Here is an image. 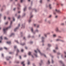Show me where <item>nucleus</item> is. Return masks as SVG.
<instances>
[{
  "instance_id": "obj_41",
  "label": "nucleus",
  "mask_w": 66,
  "mask_h": 66,
  "mask_svg": "<svg viewBox=\"0 0 66 66\" xmlns=\"http://www.w3.org/2000/svg\"><path fill=\"white\" fill-rule=\"evenodd\" d=\"M16 48V46H14V48Z\"/></svg>"
},
{
  "instance_id": "obj_50",
  "label": "nucleus",
  "mask_w": 66,
  "mask_h": 66,
  "mask_svg": "<svg viewBox=\"0 0 66 66\" xmlns=\"http://www.w3.org/2000/svg\"><path fill=\"white\" fill-rule=\"evenodd\" d=\"M16 9V8H14V11H15V10Z\"/></svg>"
},
{
  "instance_id": "obj_4",
  "label": "nucleus",
  "mask_w": 66,
  "mask_h": 66,
  "mask_svg": "<svg viewBox=\"0 0 66 66\" xmlns=\"http://www.w3.org/2000/svg\"><path fill=\"white\" fill-rule=\"evenodd\" d=\"M55 31L57 32L59 31V30L58 29V27H56V29H55Z\"/></svg>"
},
{
  "instance_id": "obj_15",
  "label": "nucleus",
  "mask_w": 66,
  "mask_h": 66,
  "mask_svg": "<svg viewBox=\"0 0 66 66\" xmlns=\"http://www.w3.org/2000/svg\"><path fill=\"white\" fill-rule=\"evenodd\" d=\"M48 46L50 47L51 46V45L50 44H48Z\"/></svg>"
},
{
  "instance_id": "obj_17",
  "label": "nucleus",
  "mask_w": 66,
  "mask_h": 66,
  "mask_svg": "<svg viewBox=\"0 0 66 66\" xmlns=\"http://www.w3.org/2000/svg\"><path fill=\"white\" fill-rule=\"evenodd\" d=\"M20 15H19V16H18V19H19V18H20Z\"/></svg>"
},
{
  "instance_id": "obj_51",
  "label": "nucleus",
  "mask_w": 66,
  "mask_h": 66,
  "mask_svg": "<svg viewBox=\"0 0 66 66\" xmlns=\"http://www.w3.org/2000/svg\"><path fill=\"white\" fill-rule=\"evenodd\" d=\"M30 37V36H28V38H29Z\"/></svg>"
},
{
  "instance_id": "obj_14",
  "label": "nucleus",
  "mask_w": 66,
  "mask_h": 66,
  "mask_svg": "<svg viewBox=\"0 0 66 66\" xmlns=\"http://www.w3.org/2000/svg\"><path fill=\"white\" fill-rule=\"evenodd\" d=\"M19 52V50L18 49H17V53H18Z\"/></svg>"
},
{
  "instance_id": "obj_57",
  "label": "nucleus",
  "mask_w": 66,
  "mask_h": 66,
  "mask_svg": "<svg viewBox=\"0 0 66 66\" xmlns=\"http://www.w3.org/2000/svg\"><path fill=\"white\" fill-rule=\"evenodd\" d=\"M20 59H21V56H20Z\"/></svg>"
},
{
  "instance_id": "obj_42",
  "label": "nucleus",
  "mask_w": 66,
  "mask_h": 66,
  "mask_svg": "<svg viewBox=\"0 0 66 66\" xmlns=\"http://www.w3.org/2000/svg\"><path fill=\"white\" fill-rule=\"evenodd\" d=\"M51 16H52V15H50L49 17L50 18L51 17Z\"/></svg>"
},
{
  "instance_id": "obj_35",
  "label": "nucleus",
  "mask_w": 66,
  "mask_h": 66,
  "mask_svg": "<svg viewBox=\"0 0 66 66\" xmlns=\"http://www.w3.org/2000/svg\"><path fill=\"white\" fill-rule=\"evenodd\" d=\"M5 39H7V38L6 37H5Z\"/></svg>"
},
{
  "instance_id": "obj_48",
  "label": "nucleus",
  "mask_w": 66,
  "mask_h": 66,
  "mask_svg": "<svg viewBox=\"0 0 66 66\" xmlns=\"http://www.w3.org/2000/svg\"><path fill=\"white\" fill-rule=\"evenodd\" d=\"M23 39H25V37H24L23 38Z\"/></svg>"
},
{
  "instance_id": "obj_47",
  "label": "nucleus",
  "mask_w": 66,
  "mask_h": 66,
  "mask_svg": "<svg viewBox=\"0 0 66 66\" xmlns=\"http://www.w3.org/2000/svg\"><path fill=\"white\" fill-rule=\"evenodd\" d=\"M55 49H58V48L57 47H56V48H55Z\"/></svg>"
},
{
  "instance_id": "obj_29",
  "label": "nucleus",
  "mask_w": 66,
  "mask_h": 66,
  "mask_svg": "<svg viewBox=\"0 0 66 66\" xmlns=\"http://www.w3.org/2000/svg\"><path fill=\"white\" fill-rule=\"evenodd\" d=\"M23 0H21V2L22 3L23 1Z\"/></svg>"
},
{
  "instance_id": "obj_16",
  "label": "nucleus",
  "mask_w": 66,
  "mask_h": 66,
  "mask_svg": "<svg viewBox=\"0 0 66 66\" xmlns=\"http://www.w3.org/2000/svg\"><path fill=\"white\" fill-rule=\"evenodd\" d=\"M33 16V15H31V16H30V19H31Z\"/></svg>"
},
{
  "instance_id": "obj_46",
  "label": "nucleus",
  "mask_w": 66,
  "mask_h": 66,
  "mask_svg": "<svg viewBox=\"0 0 66 66\" xmlns=\"http://www.w3.org/2000/svg\"><path fill=\"white\" fill-rule=\"evenodd\" d=\"M31 9V7H29V9L30 10Z\"/></svg>"
},
{
  "instance_id": "obj_13",
  "label": "nucleus",
  "mask_w": 66,
  "mask_h": 66,
  "mask_svg": "<svg viewBox=\"0 0 66 66\" xmlns=\"http://www.w3.org/2000/svg\"><path fill=\"white\" fill-rule=\"evenodd\" d=\"M25 44H24V43L23 44H21V45H22V46H23V45H25Z\"/></svg>"
},
{
  "instance_id": "obj_39",
  "label": "nucleus",
  "mask_w": 66,
  "mask_h": 66,
  "mask_svg": "<svg viewBox=\"0 0 66 66\" xmlns=\"http://www.w3.org/2000/svg\"><path fill=\"white\" fill-rule=\"evenodd\" d=\"M35 52H36V53H37V52L36 51V50H35Z\"/></svg>"
},
{
  "instance_id": "obj_25",
  "label": "nucleus",
  "mask_w": 66,
  "mask_h": 66,
  "mask_svg": "<svg viewBox=\"0 0 66 66\" xmlns=\"http://www.w3.org/2000/svg\"><path fill=\"white\" fill-rule=\"evenodd\" d=\"M61 25L62 26H63L64 25V23H62V24H61Z\"/></svg>"
},
{
  "instance_id": "obj_19",
  "label": "nucleus",
  "mask_w": 66,
  "mask_h": 66,
  "mask_svg": "<svg viewBox=\"0 0 66 66\" xmlns=\"http://www.w3.org/2000/svg\"><path fill=\"white\" fill-rule=\"evenodd\" d=\"M53 36L54 37H56V35H53Z\"/></svg>"
},
{
  "instance_id": "obj_58",
  "label": "nucleus",
  "mask_w": 66,
  "mask_h": 66,
  "mask_svg": "<svg viewBox=\"0 0 66 66\" xmlns=\"http://www.w3.org/2000/svg\"><path fill=\"white\" fill-rule=\"evenodd\" d=\"M36 24H34V26H35V27L36 26Z\"/></svg>"
},
{
  "instance_id": "obj_28",
  "label": "nucleus",
  "mask_w": 66,
  "mask_h": 66,
  "mask_svg": "<svg viewBox=\"0 0 66 66\" xmlns=\"http://www.w3.org/2000/svg\"><path fill=\"white\" fill-rule=\"evenodd\" d=\"M2 37L1 36L0 37V38L1 39H2Z\"/></svg>"
},
{
  "instance_id": "obj_30",
  "label": "nucleus",
  "mask_w": 66,
  "mask_h": 66,
  "mask_svg": "<svg viewBox=\"0 0 66 66\" xmlns=\"http://www.w3.org/2000/svg\"><path fill=\"white\" fill-rule=\"evenodd\" d=\"M53 51V52H54V53H55V52H56V51H55V50H54Z\"/></svg>"
},
{
  "instance_id": "obj_38",
  "label": "nucleus",
  "mask_w": 66,
  "mask_h": 66,
  "mask_svg": "<svg viewBox=\"0 0 66 66\" xmlns=\"http://www.w3.org/2000/svg\"><path fill=\"white\" fill-rule=\"evenodd\" d=\"M14 34H11V36L12 35H14Z\"/></svg>"
},
{
  "instance_id": "obj_34",
  "label": "nucleus",
  "mask_w": 66,
  "mask_h": 66,
  "mask_svg": "<svg viewBox=\"0 0 66 66\" xmlns=\"http://www.w3.org/2000/svg\"><path fill=\"white\" fill-rule=\"evenodd\" d=\"M12 21H11V25L12 24Z\"/></svg>"
},
{
  "instance_id": "obj_60",
  "label": "nucleus",
  "mask_w": 66,
  "mask_h": 66,
  "mask_svg": "<svg viewBox=\"0 0 66 66\" xmlns=\"http://www.w3.org/2000/svg\"><path fill=\"white\" fill-rule=\"evenodd\" d=\"M20 11H18V13H20Z\"/></svg>"
},
{
  "instance_id": "obj_22",
  "label": "nucleus",
  "mask_w": 66,
  "mask_h": 66,
  "mask_svg": "<svg viewBox=\"0 0 66 66\" xmlns=\"http://www.w3.org/2000/svg\"><path fill=\"white\" fill-rule=\"evenodd\" d=\"M42 0H40V3H42Z\"/></svg>"
},
{
  "instance_id": "obj_2",
  "label": "nucleus",
  "mask_w": 66,
  "mask_h": 66,
  "mask_svg": "<svg viewBox=\"0 0 66 66\" xmlns=\"http://www.w3.org/2000/svg\"><path fill=\"white\" fill-rule=\"evenodd\" d=\"M37 51H39V53H40V54H41V55H43L45 57H46V56L45 54L41 53L40 52V51L38 49H37Z\"/></svg>"
},
{
  "instance_id": "obj_6",
  "label": "nucleus",
  "mask_w": 66,
  "mask_h": 66,
  "mask_svg": "<svg viewBox=\"0 0 66 66\" xmlns=\"http://www.w3.org/2000/svg\"><path fill=\"white\" fill-rule=\"evenodd\" d=\"M55 11L57 13H61L60 11H59V10H57V9L55 10Z\"/></svg>"
},
{
  "instance_id": "obj_23",
  "label": "nucleus",
  "mask_w": 66,
  "mask_h": 66,
  "mask_svg": "<svg viewBox=\"0 0 66 66\" xmlns=\"http://www.w3.org/2000/svg\"><path fill=\"white\" fill-rule=\"evenodd\" d=\"M31 21V20H29V21H28V22H30Z\"/></svg>"
},
{
  "instance_id": "obj_52",
  "label": "nucleus",
  "mask_w": 66,
  "mask_h": 66,
  "mask_svg": "<svg viewBox=\"0 0 66 66\" xmlns=\"http://www.w3.org/2000/svg\"><path fill=\"white\" fill-rule=\"evenodd\" d=\"M22 28H24V27H23V25H22Z\"/></svg>"
},
{
  "instance_id": "obj_37",
  "label": "nucleus",
  "mask_w": 66,
  "mask_h": 66,
  "mask_svg": "<svg viewBox=\"0 0 66 66\" xmlns=\"http://www.w3.org/2000/svg\"><path fill=\"white\" fill-rule=\"evenodd\" d=\"M52 63H53V60H52Z\"/></svg>"
},
{
  "instance_id": "obj_5",
  "label": "nucleus",
  "mask_w": 66,
  "mask_h": 66,
  "mask_svg": "<svg viewBox=\"0 0 66 66\" xmlns=\"http://www.w3.org/2000/svg\"><path fill=\"white\" fill-rule=\"evenodd\" d=\"M24 62H22L21 63V64H22L23 65V66H25V64H24Z\"/></svg>"
},
{
  "instance_id": "obj_10",
  "label": "nucleus",
  "mask_w": 66,
  "mask_h": 66,
  "mask_svg": "<svg viewBox=\"0 0 66 66\" xmlns=\"http://www.w3.org/2000/svg\"><path fill=\"white\" fill-rule=\"evenodd\" d=\"M31 53L30 52H28V55H31Z\"/></svg>"
},
{
  "instance_id": "obj_44",
  "label": "nucleus",
  "mask_w": 66,
  "mask_h": 66,
  "mask_svg": "<svg viewBox=\"0 0 66 66\" xmlns=\"http://www.w3.org/2000/svg\"><path fill=\"white\" fill-rule=\"evenodd\" d=\"M8 18V19H9V20L10 19V18L9 17Z\"/></svg>"
},
{
  "instance_id": "obj_26",
  "label": "nucleus",
  "mask_w": 66,
  "mask_h": 66,
  "mask_svg": "<svg viewBox=\"0 0 66 66\" xmlns=\"http://www.w3.org/2000/svg\"><path fill=\"white\" fill-rule=\"evenodd\" d=\"M15 42H16L18 43V41H17V40H15Z\"/></svg>"
},
{
  "instance_id": "obj_18",
  "label": "nucleus",
  "mask_w": 66,
  "mask_h": 66,
  "mask_svg": "<svg viewBox=\"0 0 66 66\" xmlns=\"http://www.w3.org/2000/svg\"><path fill=\"white\" fill-rule=\"evenodd\" d=\"M61 40L59 39H57V40H56V41H60Z\"/></svg>"
},
{
  "instance_id": "obj_59",
  "label": "nucleus",
  "mask_w": 66,
  "mask_h": 66,
  "mask_svg": "<svg viewBox=\"0 0 66 66\" xmlns=\"http://www.w3.org/2000/svg\"><path fill=\"white\" fill-rule=\"evenodd\" d=\"M2 55L3 57V54H2Z\"/></svg>"
},
{
  "instance_id": "obj_7",
  "label": "nucleus",
  "mask_w": 66,
  "mask_h": 66,
  "mask_svg": "<svg viewBox=\"0 0 66 66\" xmlns=\"http://www.w3.org/2000/svg\"><path fill=\"white\" fill-rule=\"evenodd\" d=\"M19 28V27H17L16 28H15V29L14 30V31H16L17 30V29H18Z\"/></svg>"
},
{
  "instance_id": "obj_56",
  "label": "nucleus",
  "mask_w": 66,
  "mask_h": 66,
  "mask_svg": "<svg viewBox=\"0 0 66 66\" xmlns=\"http://www.w3.org/2000/svg\"><path fill=\"white\" fill-rule=\"evenodd\" d=\"M33 43L32 42H30V44H31V43Z\"/></svg>"
},
{
  "instance_id": "obj_11",
  "label": "nucleus",
  "mask_w": 66,
  "mask_h": 66,
  "mask_svg": "<svg viewBox=\"0 0 66 66\" xmlns=\"http://www.w3.org/2000/svg\"><path fill=\"white\" fill-rule=\"evenodd\" d=\"M7 43L8 44H10L11 43V42H7Z\"/></svg>"
},
{
  "instance_id": "obj_43",
  "label": "nucleus",
  "mask_w": 66,
  "mask_h": 66,
  "mask_svg": "<svg viewBox=\"0 0 66 66\" xmlns=\"http://www.w3.org/2000/svg\"><path fill=\"white\" fill-rule=\"evenodd\" d=\"M25 49H27V47H25Z\"/></svg>"
},
{
  "instance_id": "obj_9",
  "label": "nucleus",
  "mask_w": 66,
  "mask_h": 66,
  "mask_svg": "<svg viewBox=\"0 0 66 66\" xmlns=\"http://www.w3.org/2000/svg\"><path fill=\"white\" fill-rule=\"evenodd\" d=\"M49 8H50V9H51L52 8V7H51V5H50H50H49Z\"/></svg>"
},
{
  "instance_id": "obj_24",
  "label": "nucleus",
  "mask_w": 66,
  "mask_h": 66,
  "mask_svg": "<svg viewBox=\"0 0 66 66\" xmlns=\"http://www.w3.org/2000/svg\"><path fill=\"white\" fill-rule=\"evenodd\" d=\"M4 48L6 50H7V48L5 47H4Z\"/></svg>"
},
{
  "instance_id": "obj_27",
  "label": "nucleus",
  "mask_w": 66,
  "mask_h": 66,
  "mask_svg": "<svg viewBox=\"0 0 66 66\" xmlns=\"http://www.w3.org/2000/svg\"><path fill=\"white\" fill-rule=\"evenodd\" d=\"M30 63L29 62H28V65H29L30 64Z\"/></svg>"
},
{
  "instance_id": "obj_32",
  "label": "nucleus",
  "mask_w": 66,
  "mask_h": 66,
  "mask_svg": "<svg viewBox=\"0 0 66 66\" xmlns=\"http://www.w3.org/2000/svg\"><path fill=\"white\" fill-rule=\"evenodd\" d=\"M46 35H47L46 34H44V36H45L46 37Z\"/></svg>"
},
{
  "instance_id": "obj_40",
  "label": "nucleus",
  "mask_w": 66,
  "mask_h": 66,
  "mask_svg": "<svg viewBox=\"0 0 66 66\" xmlns=\"http://www.w3.org/2000/svg\"><path fill=\"white\" fill-rule=\"evenodd\" d=\"M48 63L49 64H50V62L49 60H48Z\"/></svg>"
},
{
  "instance_id": "obj_61",
  "label": "nucleus",
  "mask_w": 66,
  "mask_h": 66,
  "mask_svg": "<svg viewBox=\"0 0 66 66\" xmlns=\"http://www.w3.org/2000/svg\"><path fill=\"white\" fill-rule=\"evenodd\" d=\"M57 16H56L55 17L56 18H57Z\"/></svg>"
},
{
  "instance_id": "obj_53",
  "label": "nucleus",
  "mask_w": 66,
  "mask_h": 66,
  "mask_svg": "<svg viewBox=\"0 0 66 66\" xmlns=\"http://www.w3.org/2000/svg\"><path fill=\"white\" fill-rule=\"evenodd\" d=\"M37 32H38V30H37L36 31Z\"/></svg>"
},
{
  "instance_id": "obj_8",
  "label": "nucleus",
  "mask_w": 66,
  "mask_h": 66,
  "mask_svg": "<svg viewBox=\"0 0 66 66\" xmlns=\"http://www.w3.org/2000/svg\"><path fill=\"white\" fill-rule=\"evenodd\" d=\"M44 39V38L43 37H42V42H44V40H43V39Z\"/></svg>"
},
{
  "instance_id": "obj_36",
  "label": "nucleus",
  "mask_w": 66,
  "mask_h": 66,
  "mask_svg": "<svg viewBox=\"0 0 66 66\" xmlns=\"http://www.w3.org/2000/svg\"><path fill=\"white\" fill-rule=\"evenodd\" d=\"M13 21H14L15 20V19H14V18H13Z\"/></svg>"
},
{
  "instance_id": "obj_54",
  "label": "nucleus",
  "mask_w": 66,
  "mask_h": 66,
  "mask_svg": "<svg viewBox=\"0 0 66 66\" xmlns=\"http://www.w3.org/2000/svg\"><path fill=\"white\" fill-rule=\"evenodd\" d=\"M6 18V17H5H5H4V19H5Z\"/></svg>"
},
{
  "instance_id": "obj_63",
  "label": "nucleus",
  "mask_w": 66,
  "mask_h": 66,
  "mask_svg": "<svg viewBox=\"0 0 66 66\" xmlns=\"http://www.w3.org/2000/svg\"><path fill=\"white\" fill-rule=\"evenodd\" d=\"M61 41L62 42H64V41L63 40H61Z\"/></svg>"
},
{
  "instance_id": "obj_21",
  "label": "nucleus",
  "mask_w": 66,
  "mask_h": 66,
  "mask_svg": "<svg viewBox=\"0 0 66 66\" xmlns=\"http://www.w3.org/2000/svg\"><path fill=\"white\" fill-rule=\"evenodd\" d=\"M31 31H32V32H33V28H31Z\"/></svg>"
},
{
  "instance_id": "obj_62",
  "label": "nucleus",
  "mask_w": 66,
  "mask_h": 66,
  "mask_svg": "<svg viewBox=\"0 0 66 66\" xmlns=\"http://www.w3.org/2000/svg\"><path fill=\"white\" fill-rule=\"evenodd\" d=\"M16 63H19V61H17V62H16Z\"/></svg>"
},
{
  "instance_id": "obj_1",
  "label": "nucleus",
  "mask_w": 66,
  "mask_h": 66,
  "mask_svg": "<svg viewBox=\"0 0 66 66\" xmlns=\"http://www.w3.org/2000/svg\"><path fill=\"white\" fill-rule=\"evenodd\" d=\"M11 26H10L9 27H7V28H4L3 29V31H4V33L5 34L6 32V30H7L8 29L10 28Z\"/></svg>"
},
{
  "instance_id": "obj_49",
  "label": "nucleus",
  "mask_w": 66,
  "mask_h": 66,
  "mask_svg": "<svg viewBox=\"0 0 66 66\" xmlns=\"http://www.w3.org/2000/svg\"><path fill=\"white\" fill-rule=\"evenodd\" d=\"M64 53L66 55V52H64Z\"/></svg>"
},
{
  "instance_id": "obj_31",
  "label": "nucleus",
  "mask_w": 66,
  "mask_h": 66,
  "mask_svg": "<svg viewBox=\"0 0 66 66\" xmlns=\"http://www.w3.org/2000/svg\"><path fill=\"white\" fill-rule=\"evenodd\" d=\"M2 50V48H0V51H1Z\"/></svg>"
},
{
  "instance_id": "obj_55",
  "label": "nucleus",
  "mask_w": 66,
  "mask_h": 66,
  "mask_svg": "<svg viewBox=\"0 0 66 66\" xmlns=\"http://www.w3.org/2000/svg\"><path fill=\"white\" fill-rule=\"evenodd\" d=\"M35 56L36 57H37V55H35Z\"/></svg>"
},
{
  "instance_id": "obj_45",
  "label": "nucleus",
  "mask_w": 66,
  "mask_h": 66,
  "mask_svg": "<svg viewBox=\"0 0 66 66\" xmlns=\"http://www.w3.org/2000/svg\"><path fill=\"white\" fill-rule=\"evenodd\" d=\"M12 52H10V53H10V54H12Z\"/></svg>"
},
{
  "instance_id": "obj_12",
  "label": "nucleus",
  "mask_w": 66,
  "mask_h": 66,
  "mask_svg": "<svg viewBox=\"0 0 66 66\" xmlns=\"http://www.w3.org/2000/svg\"><path fill=\"white\" fill-rule=\"evenodd\" d=\"M26 10V8L25 7L24 9V11H25Z\"/></svg>"
},
{
  "instance_id": "obj_20",
  "label": "nucleus",
  "mask_w": 66,
  "mask_h": 66,
  "mask_svg": "<svg viewBox=\"0 0 66 66\" xmlns=\"http://www.w3.org/2000/svg\"><path fill=\"white\" fill-rule=\"evenodd\" d=\"M8 22H6V23H5V24L6 25H7L8 24Z\"/></svg>"
},
{
  "instance_id": "obj_33",
  "label": "nucleus",
  "mask_w": 66,
  "mask_h": 66,
  "mask_svg": "<svg viewBox=\"0 0 66 66\" xmlns=\"http://www.w3.org/2000/svg\"><path fill=\"white\" fill-rule=\"evenodd\" d=\"M23 49L21 50V52H23Z\"/></svg>"
},
{
  "instance_id": "obj_3",
  "label": "nucleus",
  "mask_w": 66,
  "mask_h": 66,
  "mask_svg": "<svg viewBox=\"0 0 66 66\" xmlns=\"http://www.w3.org/2000/svg\"><path fill=\"white\" fill-rule=\"evenodd\" d=\"M59 62L60 63H62V66H65V65H64V64L63 63V62L62 61H60Z\"/></svg>"
},
{
  "instance_id": "obj_64",
  "label": "nucleus",
  "mask_w": 66,
  "mask_h": 66,
  "mask_svg": "<svg viewBox=\"0 0 66 66\" xmlns=\"http://www.w3.org/2000/svg\"><path fill=\"white\" fill-rule=\"evenodd\" d=\"M39 27V25H38V26H37V28H38Z\"/></svg>"
}]
</instances>
